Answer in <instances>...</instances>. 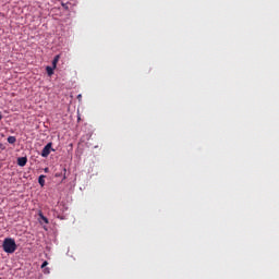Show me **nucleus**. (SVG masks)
<instances>
[{
  "label": "nucleus",
  "mask_w": 279,
  "mask_h": 279,
  "mask_svg": "<svg viewBox=\"0 0 279 279\" xmlns=\"http://www.w3.org/2000/svg\"><path fill=\"white\" fill-rule=\"evenodd\" d=\"M16 241L12 238H5L2 243V250L5 254H14L16 252Z\"/></svg>",
  "instance_id": "1"
},
{
  "label": "nucleus",
  "mask_w": 279,
  "mask_h": 279,
  "mask_svg": "<svg viewBox=\"0 0 279 279\" xmlns=\"http://www.w3.org/2000/svg\"><path fill=\"white\" fill-rule=\"evenodd\" d=\"M51 143H48L41 150V157L43 158H47L49 156V154H51Z\"/></svg>",
  "instance_id": "2"
},
{
  "label": "nucleus",
  "mask_w": 279,
  "mask_h": 279,
  "mask_svg": "<svg viewBox=\"0 0 279 279\" xmlns=\"http://www.w3.org/2000/svg\"><path fill=\"white\" fill-rule=\"evenodd\" d=\"M17 165L19 167H25V165H27V157L17 158Z\"/></svg>",
  "instance_id": "3"
},
{
  "label": "nucleus",
  "mask_w": 279,
  "mask_h": 279,
  "mask_svg": "<svg viewBox=\"0 0 279 279\" xmlns=\"http://www.w3.org/2000/svg\"><path fill=\"white\" fill-rule=\"evenodd\" d=\"M58 62H60V54H57L52 60V68L56 69L58 66Z\"/></svg>",
  "instance_id": "4"
},
{
  "label": "nucleus",
  "mask_w": 279,
  "mask_h": 279,
  "mask_svg": "<svg viewBox=\"0 0 279 279\" xmlns=\"http://www.w3.org/2000/svg\"><path fill=\"white\" fill-rule=\"evenodd\" d=\"M45 178H46V175H44V174L39 175L38 183L40 186H45Z\"/></svg>",
  "instance_id": "5"
},
{
  "label": "nucleus",
  "mask_w": 279,
  "mask_h": 279,
  "mask_svg": "<svg viewBox=\"0 0 279 279\" xmlns=\"http://www.w3.org/2000/svg\"><path fill=\"white\" fill-rule=\"evenodd\" d=\"M8 143H10V145H14V143H16V137L15 136H9L8 137Z\"/></svg>",
  "instance_id": "6"
},
{
  "label": "nucleus",
  "mask_w": 279,
  "mask_h": 279,
  "mask_svg": "<svg viewBox=\"0 0 279 279\" xmlns=\"http://www.w3.org/2000/svg\"><path fill=\"white\" fill-rule=\"evenodd\" d=\"M54 69H56V68L47 66V68H46L47 74H48L49 76L53 75V70H54Z\"/></svg>",
  "instance_id": "7"
},
{
  "label": "nucleus",
  "mask_w": 279,
  "mask_h": 279,
  "mask_svg": "<svg viewBox=\"0 0 279 279\" xmlns=\"http://www.w3.org/2000/svg\"><path fill=\"white\" fill-rule=\"evenodd\" d=\"M47 265H49V263L47 260H45L43 264H41V269H45V267H47Z\"/></svg>",
  "instance_id": "8"
},
{
  "label": "nucleus",
  "mask_w": 279,
  "mask_h": 279,
  "mask_svg": "<svg viewBox=\"0 0 279 279\" xmlns=\"http://www.w3.org/2000/svg\"><path fill=\"white\" fill-rule=\"evenodd\" d=\"M41 219H43V221H45V223H49V219H47V217L41 216Z\"/></svg>",
  "instance_id": "9"
},
{
  "label": "nucleus",
  "mask_w": 279,
  "mask_h": 279,
  "mask_svg": "<svg viewBox=\"0 0 279 279\" xmlns=\"http://www.w3.org/2000/svg\"><path fill=\"white\" fill-rule=\"evenodd\" d=\"M45 172L48 173L49 172V168H45Z\"/></svg>",
  "instance_id": "10"
},
{
  "label": "nucleus",
  "mask_w": 279,
  "mask_h": 279,
  "mask_svg": "<svg viewBox=\"0 0 279 279\" xmlns=\"http://www.w3.org/2000/svg\"><path fill=\"white\" fill-rule=\"evenodd\" d=\"M0 149H3V144H0Z\"/></svg>",
  "instance_id": "11"
},
{
  "label": "nucleus",
  "mask_w": 279,
  "mask_h": 279,
  "mask_svg": "<svg viewBox=\"0 0 279 279\" xmlns=\"http://www.w3.org/2000/svg\"><path fill=\"white\" fill-rule=\"evenodd\" d=\"M45 274H49V270H45Z\"/></svg>",
  "instance_id": "12"
}]
</instances>
